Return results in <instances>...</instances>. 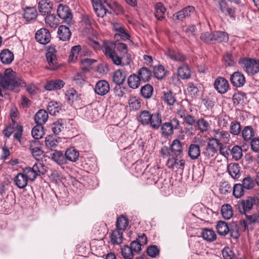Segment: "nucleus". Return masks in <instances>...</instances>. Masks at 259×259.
<instances>
[{
    "instance_id": "nucleus-26",
    "label": "nucleus",
    "mask_w": 259,
    "mask_h": 259,
    "mask_svg": "<svg viewBox=\"0 0 259 259\" xmlns=\"http://www.w3.org/2000/svg\"><path fill=\"white\" fill-rule=\"evenodd\" d=\"M155 16L158 20H161L165 17L166 8L163 4L159 2L155 4L154 7Z\"/></svg>"
},
{
    "instance_id": "nucleus-38",
    "label": "nucleus",
    "mask_w": 259,
    "mask_h": 259,
    "mask_svg": "<svg viewBox=\"0 0 259 259\" xmlns=\"http://www.w3.org/2000/svg\"><path fill=\"white\" fill-rule=\"evenodd\" d=\"M254 135V130L250 126H246L242 131V136L243 140L248 142L250 141Z\"/></svg>"
},
{
    "instance_id": "nucleus-27",
    "label": "nucleus",
    "mask_w": 259,
    "mask_h": 259,
    "mask_svg": "<svg viewBox=\"0 0 259 259\" xmlns=\"http://www.w3.org/2000/svg\"><path fill=\"white\" fill-rule=\"evenodd\" d=\"M123 232L116 229L113 230L111 234V242L112 244L119 245L122 242Z\"/></svg>"
},
{
    "instance_id": "nucleus-59",
    "label": "nucleus",
    "mask_w": 259,
    "mask_h": 259,
    "mask_svg": "<svg viewBox=\"0 0 259 259\" xmlns=\"http://www.w3.org/2000/svg\"><path fill=\"white\" fill-rule=\"evenodd\" d=\"M219 5L220 9L222 12L226 13V14H228L231 17L234 18V14L235 12V8L233 7H227L225 2H221Z\"/></svg>"
},
{
    "instance_id": "nucleus-28",
    "label": "nucleus",
    "mask_w": 259,
    "mask_h": 259,
    "mask_svg": "<svg viewBox=\"0 0 259 259\" xmlns=\"http://www.w3.org/2000/svg\"><path fill=\"white\" fill-rule=\"evenodd\" d=\"M28 180L23 173L18 174L14 178L15 185L20 189L25 188L28 183Z\"/></svg>"
},
{
    "instance_id": "nucleus-19",
    "label": "nucleus",
    "mask_w": 259,
    "mask_h": 259,
    "mask_svg": "<svg viewBox=\"0 0 259 259\" xmlns=\"http://www.w3.org/2000/svg\"><path fill=\"white\" fill-rule=\"evenodd\" d=\"M38 9L42 15H46L51 13L52 4L47 0H41L38 4Z\"/></svg>"
},
{
    "instance_id": "nucleus-40",
    "label": "nucleus",
    "mask_w": 259,
    "mask_h": 259,
    "mask_svg": "<svg viewBox=\"0 0 259 259\" xmlns=\"http://www.w3.org/2000/svg\"><path fill=\"white\" fill-rule=\"evenodd\" d=\"M221 213L223 217L226 220L231 219L233 214L232 207L229 204H225L222 206Z\"/></svg>"
},
{
    "instance_id": "nucleus-63",
    "label": "nucleus",
    "mask_w": 259,
    "mask_h": 259,
    "mask_svg": "<svg viewBox=\"0 0 259 259\" xmlns=\"http://www.w3.org/2000/svg\"><path fill=\"white\" fill-rule=\"evenodd\" d=\"M147 253L149 256L155 258L159 254V249L155 245H151L147 248Z\"/></svg>"
},
{
    "instance_id": "nucleus-17",
    "label": "nucleus",
    "mask_w": 259,
    "mask_h": 259,
    "mask_svg": "<svg viewBox=\"0 0 259 259\" xmlns=\"http://www.w3.org/2000/svg\"><path fill=\"white\" fill-rule=\"evenodd\" d=\"M110 89L108 82L104 80L98 81L95 87L94 90L96 94L100 96H104L107 94Z\"/></svg>"
},
{
    "instance_id": "nucleus-14",
    "label": "nucleus",
    "mask_w": 259,
    "mask_h": 259,
    "mask_svg": "<svg viewBox=\"0 0 259 259\" xmlns=\"http://www.w3.org/2000/svg\"><path fill=\"white\" fill-rule=\"evenodd\" d=\"M230 81L234 87L240 88L243 86L246 82V80L243 73L237 71L231 75Z\"/></svg>"
},
{
    "instance_id": "nucleus-41",
    "label": "nucleus",
    "mask_w": 259,
    "mask_h": 259,
    "mask_svg": "<svg viewBox=\"0 0 259 259\" xmlns=\"http://www.w3.org/2000/svg\"><path fill=\"white\" fill-rule=\"evenodd\" d=\"M196 127L201 133L206 132L210 128V124L204 118H200L196 121Z\"/></svg>"
},
{
    "instance_id": "nucleus-48",
    "label": "nucleus",
    "mask_w": 259,
    "mask_h": 259,
    "mask_svg": "<svg viewBox=\"0 0 259 259\" xmlns=\"http://www.w3.org/2000/svg\"><path fill=\"white\" fill-rule=\"evenodd\" d=\"M228 233L234 239H237L240 236L239 227L236 223H232L229 225Z\"/></svg>"
},
{
    "instance_id": "nucleus-50",
    "label": "nucleus",
    "mask_w": 259,
    "mask_h": 259,
    "mask_svg": "<svg viewBox=\"0 0 259 259\" xmlns=\"http://www.w3.org/2000/svg\"><path fill=\"white\" fill-rule=\"evenodd\" d=\"M155 76L158 79H162L165 76L166 71L162 65L155 66L153 68Z\"/></svg>"
},
{
    "instance_id": "nucleus-12",
    "label": "nucleus",
    "mask_w": 259,
    "mask_h": 259,
    "mask_svg": "<svg viewBox=\"0 0 259 259\" xmlns=\"http://www.w3.org/2000/svg\"><path fill=\"white\" fill-rule=\"evenodd\" d=\"M35 38L39 44L46 45L50 41L51 36L50 31L47 29L42 28L36 32Z\"/></svg>"
},
{
    "instance_id": "nucleus-45",
    "label": "nucleus",
    "mask_w": 259,
    "mask_h": 259,
    "mask_svg": "<svg viewBox=\"0 0 259 259\" xmlns=\"http://www.w3.org/2000/svg\"><path fill=\"white\" fill-rule=\"evenodd\" d=\"M59 103L57 101H52L48 103L47 110L49 113L52 115H55L61 109Z\"/></svg>"
},
{
    "instance_id": "nucleus-43",
    "label": "nucleus",
    "mask_w": 259,
    "mask_h": 259,
    "mask_svg": "<svg viewBox=\"0 0 259 259\" xmlns=\"http://www.w3.org/2000/svg\"><path fill=\"white\" fill-rule=\"evenodd\" d=\"M228 228L229 225L225 222L222 221H219L216 226L218 233L223 236H225L228 233Z\"/></svg>"
},
{
    "instance_id": "nucleus-13",
    "label": "nucleus",
    "mask_w": 259,
    "mask_h": 259,
    "mask_svg": "<svg viewBox=\"0 0 259 259\" xmlns=\"http://www.w3.org/2000/svg\"><path fill=\"white\" fill-rule=\"evenodd\" d=\"M246 220H241L240 221L241 229L243 231L246 229L248 224H259V211L255 212L252 214H246Z\"/></svg>"
},
{
    "instance_id": "nucleus-16",
    "label": "nucleus",
    "mask_w": 259,
    "mask_h": 259,
    "mask_svg": "<svg viewBox=\"0 0 259 259\" xmlns=\"http://www.w3.org/2000/svg\"><path fill=\"white\" fill-rule=\"evenodd\" d=\"M218 148L215 144L209 138L206 147L204 148L202 154L207 158L209 159L214 156L217 153Z\"/></svg>"
},
{
    "instance_id": "nucleus-18",
    "label": "nucleus",
    "mask_w": 259,
    "mask_h": 259,
    "mask_svg": "<svg viewBox=\"0 0 259 259\" xmlns=\"http://www.w3.org/2000/svg\"><path fill=\"white\" fill-rule=\"evenodd\" d=\"M65 85V82L61 79H54L48 81L45 85V89L47 91L57 90L62 89Z\"/></svg>"
},
{
    "instance_id": "nucleus-22",
    "label": "nucleus",
    "mask_w": 259,
    "mask_h": 259,
    "mask_svg": "<svg viewBox=\"0 0 259 259\" xmlns=\"http://www.w3.org/2000/svg\"><path fill=\"white\" fill-rule=\"evenodd\" d=\"M227 171L233 179H236L240 176V167L238 163H231L229 164Z\"/></svg>"
},
{
    "instance_id": "nucleus-20",
    "label": "nucleus",
    "mask_w": 259,
    "mask_h": 259,
    "mask_svg": "<svg viewBox=\"0 0 259 259\" xmlns=\"http://www.w3.org/2000/svg\"><path fill=\"white\" fill-rule=\"evenodd\" d=\"M126 77L125 71L123 69H118L114 73L113 81L116 85H122Z\"/></svg>"
},
{
    "instance_id": "nucleus-42",
    "label": "nucleus",
    "mask_w": 259,
    "mask_h": 259,
    "mask_svg": "<svg viewBox=\"0 0 259 259\" xmlns=\"http://www.w3.org/2000/svg\"><path fill=\"white\" fill-rule=\"evenodd\" d=\"M201 235L204 240L208 242H212L216 239V234L211 229H205L202 232Z\"/></svg>"
},
{
    "instance_id": "nucleus-58",
    "label": "nucleus",
    "mask_w": 259,
    "mask_h": 259,
    "mask_svg": "<svg viewBox=\"0 0 259 259\" xmlns=\"http://www.w3.org/2000/svg\"><path fill=\"white\" fill-rule=\"evenodd\" d=\"M244 189L241 184H236L233 187V195L237 198H240L244 193Z\"/></svg>"
},
{
    "instance_id": "nucleus-36",
    "label": "nucleus",
    "mask_w": 259,
    "mask_h": 259,
    "mask_svg": "<svg viewBox=\"0 0 259 259\" xmlns=\"http://www.w3.org/2000/svg\"><path fill=\"white\" fill-rule=\"evenodd\" d=\"M213 43L227 42L229 39L228 34L223 31L213 32Z\"/></svg>"
},
{
    "instance_id": "nucleus-61",
    "label": "nucleus",
    "mask_w": 259,
    "mask_h": 259,
    "mask_svg": "<svg viewBox=\"0 0 259 259\" xmlns=\"http://www.w3.org/2000/svg\"><path fill=\"white\" fill-rule=\"evenodd\" d=\"M23 173L25 175L28 181L30 180L33 181L37 177L33 168L30 167H26L23 170Z\"/></svg>"
},
{
    "instance_id": "nucleus-29",
    "label": "nucleus",
    "mask_w": 259,
    "mask_h": 259,
    "mask_svg": "<svg viewBox=\"0 0 259 259\" xmlns=\"http://www.w3.org/2000/svg\"><path fill=\"white\" fill-rule=\"evenodd\" d=\"M0 58L3 64H10L14 60V54L9 50L5 49L2 51Z\"/></svg>"
},
{
    "instance_id": "nucleus-31",
    "label": "nucleus",
    "mask_w": 259,
    "mask_h": 259,
    "mask_svg": "<svg viewBox=\"0 0 259 259\" xmlns=\"http://www.w3.org/2000/svg\"><path fill=\"white\" fill-rule=\"evenodd\" d=\"M48 118V114L46 110L40 109L35 115L34 120L36 124L42 125Z\"/></svg>"
},
{
    "instance_id": "nucleus-44",
    "label": "nucleus",
    "mask_w": 259,
    "mask_h": 259,
    "mask_svg": "<svg viewBox=\"0 0 259 259\" xmlns=\"http://www.w3.org/2000/svg\"><path fill=\"white\" fill-rule=\"evenodd\" d=\"M45 22L47 26L51 28H56L59 24V20L53 14L48 15L45 18Z\"/></svg>"
},
{
    "instance_id": "nucleus-30",
    "label": "nucleus",
    "mask_w": 259,
    "mask_h": 259,
    "mask_svg": "<svg viewBox=\"0 0 259 259\" xmlns=\"http://www.w3.org/2000/svg\"><path fill=\"white\" fill-rule=\"evenodd\" d=\"M167 55L171 59L180 62H184L187 59V57L185 55L175 50H168L167 52Z\"/></svg>"
},
{
    "instance_id": "nucleus-9",
    "label": "nucleus",
    "mask_w": 259,
    "mask_h": 259,
    "mask_svg": "<svg viewBox=\"0 0 259 259\" xmlns=\"http://www.w3.org/2000/svg\"><path fill=\"white\" fill-rule=\"evenodd\" d=\"M56 50L54 47H49L46 54L49 64L48 68L54 70L59 67V64L56 56Z\"/></svg>"
},
{
    "instance_id": "nucleus-23",
    "label": "nucleus",
    "mask_w": 259,
    "mask_h": 259,
    "mask_svg": "<svg viewBox=\"0 0 259 259\" xmlns=\"http://www.w3.org/2000/svg\"><path fill=\"white\" fill-rule=\"evenodd\" d=\"M57 33L59 38L63 41L69 40L71 35L69 28L64 25L59 26Z\"/></svg>"
},
{
    "instance_id": "nucleus-62",
    "label": "nucleus",
    "mask_w": 259,
    "mask_h": 259,
    "mask_svg": "<svg viewBox=\"0 0 259 259\" xmlns=\"http://www.w3.org/2000/svg\"><path fill=\"white\" fill-rule=\"evenodd\" d=\"M241 185L245 189L249 190L254 187L255 182L252 178L247 177L242 180V184Z\"/></svg>"
},
{
    "instance_id": "nucleus-10",
    "label": "nucleus",
    "mask_w": 259,
    "mask_h": 259,
    "mask_svg": "<svg viewBox=\"0 0 259 259\" xmlns=\"http://www.w3.org/2000/svg\"><path fill=\"white\" fill-rule=\"evenodd\" d=\"M255 201L256 199L253 197H247L242 200L238 204L239 212L242 214H247L252 208Z\"/></svg>"
},
{
    "instance_id": "nucleus-33",
    "label": "nucleus",
    "mask_w": 259,
    "mask_h": 259,
    "mask_svg": "<svg viewBox=\"0 0 259 259\" xmlns=\"http://www.w3.org/2000/svg\"><path fill=\"white\" fill-rule=\"evenodd\" d=\"M52 159L59 165H63L67 163L65 154L62 151H54L51 154Z\"/></svg>"
},
{
    "instance_id": "nucleus-51",
    "label": "nucleus",
    "mask_w": 259,
    "mask_h": 259,
    "mask_svg": "<svg viewBox=\"0 0 259 259\" xmlns=\"http://www.w3.org/2000/svg\"><path fill=\"white\" fill-rule=\"evenodd\" d=\"M32 136L35 139H39L44 135L43 127L41 124H37L32 130Z\"/></svg>"
},
{
    "instance_id": "nucleus-54",
    "label": "nucleus",
    "mask_w": 259,
    "mask_h": 259,
    "mask_svg": "<svg viewBox=\"0 0 259 259\" xmlns=\"http://www.w3.org/2000/svg\"><path fill=\"white\" fill-rule=\"evenodd\" d=\"M32 168L37 176L43 175L46 172L45 165L39 161L35 163Z\"/></svg>"
},
{
    "instance_id": "nucleus-47",
    "label": "nucleus",
    "mask_w": 259,
    "mask_h": 259,
    "mask_svg": "<svg viewBox=\"0 0 259 259\" xmlns=\"http://www.w3.org/2000/svg\"><path fill=\"white\" fill-rule=\"evenodd\" d=\"M160 126L162 135L163 137H168L173 134L174 130L169 122H164Z\"/></svg>"
},
{
    "instance_id": "nucleus-11",
    "label": "nucleus",
    "mask_w": 259,
    "mask_h": 259,
    "mask_svg": "<svg viewBox=\"0 0 259 259\" xmlns=\"http://www.w3.org/2000/svg\"><path fill=\"white\" fill-rule=\"evenodd\" d=\"M195 11V9L192 6H188L181 11L175 13L172 16V19L175 22L179 21H183L185 18H188L192 13Z\"/></svg>"
},
{
    "instance_id": "nucleus-25",
    "label": "nucleus",
    "mask_w": 259,
    "mask_h": 259,
    "mask_svg": "<svg viewBox=\"0 0 259 259\" xmlns=\"http://www.w3.org/2000/svg\"><path fill=\"white\" fill-rule=\"evenodd\" d=\"M37 16V12L34 7H26L24 9L23 17L27 21L35 20Z\"/></svg>"
},
{
    "instance_id": "nucleus-7",
    "label": "nucleus",
    "mask_w": 259,
    "mask_h": 259,
    "mask_svg": "<svg viewBox=\"0 0 259 259\" xmlns=\"http://www.w3.org/2000/svg\"><path fill=\"white\" fill-rule=\"evenodd\" d=\"M212 137L209 139L215 144H228L229 143L231 137L230 133L226 131L220 129H213L212 131Z\"/></svg>"
},
{
    "instance_id": "nucleus-1",
    "label": "nucleus",
    "mask_w": 259,
    "mask_h": 259,
    "mask_svg": "<svg viewBox=\"0 0 259 259\" xmlns=\"http://www.w3.org/2000/svg\"><path fill=\"white\" fill-rule=\"evenodd\" d=\"M1 76L2 78L0 79V85L5 91L18 93L20 91L19 87L25 84L17 74L11 68L7 69L5 71L4 75L1 73Z\"/></svg>"
},
{
    "instance_id": "nucleus-8",
    "label": "nucleus",
    "mask_w": 259,
    "mask_h": 259,
    "mask_svg": "<svg viewBox=\"0 0 259 259\" xmlns=\"http://www.w3.org/2000/svg\"><path fill=\"white\" fill-rule=\"evenodd\" d=\"M57 12L58 17L63 20L64 23H66L69 26L73 24L72 15L71 10L67 6L62 4H59Z\"/></svg>"
},
{
    "instance_id": "nucleus-3",
    "label": "nucleus",
    "mask_w": 259,
    "mask_h": 259,
    "mask_svg": "<svg viewBox=\"0 0 259 259\" xmlns=\"http://www.w3.org/2000/svg\"><path fill=\"white\" fill-rule=\"evenodd\" d=\"M139 121L144 125H150L152 129L157 130L161 125V115L157 112L151 113L143 110L140 112Z\"/></svg>"
},
{
    "instance_id": "nucleus-64",
    "label": "nucleus",
    "mask_w": 259,
    "mask_h": 259,
    "mask_svg": "<svg viewBox=\"0 0 259 259\" xmlns=\"http://www.w3.org/2000/svg\"><path fill=\"white\" fill-rule=\"evenodd\" d=\"M219 190L222 194L226 195L230 193L232 191V188L230 184L227 182H222L220 186Z\"/></svg>"
},
{
    "instance_id": "nucleus-35",
    "label": "nucleus",
    "mask_w": 259,
    "mask_h": 259,
    "mask_svg": "<svg viewBox=\"0 0 259 259\" xmlns=\"http://www.w3.org/2000/svg\"><path fill=\"white\" fill-rule=\"evenodd\" d=\"M141 80L138 75L133 73L127 78V83L130 88L135 89L139 88L140 85Z\"/></svg>"
},
{
    "instance_id": "nucleus-6",
    "label": "nucleus",
    "mask_w": 259,
    "mask_h": 259,
    "mask_svg": "<svg viewBox=\"0 0 259 259\" xmlns=\"http://www.w3.org/2000/svg\"><path fill=\"white\" fill-rule=\"evenodd\" d=\"M239 63L243 70L249 75H254L259 71V60L250 58L240 59Z\"/></svg>"
},
{
    "instance_id": "nucleus-24",
    "label": "nucleus",
    "mask_w": 259,
    "mask_h": 259,
    "mask_svg": "<svg viewBox=\"0 0 259 259\" xmlns=\"http://www.w3.org/2000/svg\"><path fill=\"white\" fill-rule=\"evenodd\" d=\"M162 94V99L167 105L172 106L176 102V95L171 91H163Z\"/></svg>"
},
{
    "instance_id": "nucleus-15",
    "label": "nucleus",
    "mask_w": 259,
    "mask_h": 259,
    "mask_svg": "<svg viewBox=\"0 0 259 259\" xmlns=\"http://www.w3.org/2000/svg\"><path fill=\"white\" fill-rule=\"evenodd\" d=\"M215 89L220 94H225L228 90L229 85L227 79L223 77L217 78L214 82Z\"/></svg>"
},
{
    "instance_id": "nucleus-49",
    "label": "nucleus",
    "mask_w": 259,
    "mask_h": 259,
    "mask_svg": "<svg viewBox=\"0 0 259 259\" xmlns=\"http://www.w3.org/2000/svg\"><path fill=\"white\" fill-rule=\"evenodd\" d=\"M81 50V46L80 45L75 46L73 47L70 53V55L68 58V61L71 62H75L78 57L79 53Z\"/></svg>"
},
{
    "instance_id": "nucleus-34",
    "label": "nucleus",
    "mask_w": 259,
    "mask_h": 259,
    "mask_svg": "<svg viewBox=\"0 0 259 259\" xmlns=\"http://www.w3.org/2000/svg\"><path fill=\"white\" fill-rule=\"evenodd\" d=\"M128 225V220L125 215H121L117 218L116 223L117 229L123 232L126 229Z\"/></svg>"
},
{
    "instance_id": "nucleus-32",
    "label": "nucleus",
    "mask_w": 259,
    "mask_h": 259,
    "mask_svg": "<svg viewBox=\"0 0 259 259\" xmlns=\"http://www.w3.org/2000/svg\"><path fill=\"white\" fill-rule=\"evenodd\" d=\"M178 75L183 79H188L191 75V71L187 65H183L178 69Z\"/></svg>"
},
{
    "instance_id": "nucleus-5",
    "label": "nucleus",
    "mask_w": 259,
    "mask_h": 259,
    "mask_svg": "<svg viewBox=\"0 0 259 259\" xmlns=\"http://www.w3.org/2000/svg\"><path fill=\"white\" fill-rule=\"evenodd\" d=\"M12 122L10 124L7 125L3 131V134L4 136L9 138L12 135L13 133L14 140H17L20 144L22 142V136L23 132V126L17 122L14 119H12Z\"/></svg>"
},
{
    "instance_id": "nucleus-37",
    "label": "nucleus",
    "mask_w": 259,
    "mask_h": 259,
    "mask_svg": "<svg viewBox=\"0 0 259 259\" xmlns=\"http://www.w3.org/2000/svg\"><path fill=\"white\" fill-rule=\"evenodd\" d=\"M188 155L192 159H197L200 155L199 146L196 144H191L188 149Z\"/></svg>"
},
{
    "instance_id": "nucleus-55",
    "label": "nucleus",
    "mask_w": 259,
    "mask_h": 259,
    "mask_svg": "<svg viewBox=\"0 0 259 259\" xmlns=\"http://www.w3.org/2000/svg\"><path fill=\"white\" fill-rule=\"evenodd\" d=\"M126 92L127 88L122 86V85H116L113 89L114 96L118 98L123 97Z\"/></svg>"
},
{
    "instance_id": "nucleus-2",
    "label": "nucleus",
    "mask_w": 259,
    "mask_h": 259,
    "mask_svg": "<svg viewBox=\"0 0 259 259\" xmlns=\"http://www.w3.org/2000/svg\"><path fill=\"white\" fill-rule=\"evenodd\" d=\"M100 2H94L92 3L94 10L98 17H104L107 13L113 12L118 14L121 11L120 6L115 3H111L109 0H99Z\"/></svg>"
},
{
    "instance_id": "nucleus-39",
    "label": "nucleus",
    "mask_w": 259,
    "mask_h": 259,
    "mask_svg": "<svg viewBox=\"0 0 259 259\" xmlns=\"http://www.w3.org/2000/svg\"><path fill=\"white\" fill-rule=\"evenodd\" d=\"M138 76H139L141 81L144 82L148 81L151 76L150 70L146 67L140 68L138 71Z\"/></svg>"
},
{
    "instance_id": "nucleus-46",
    "label": "nucleus",
    "mask_w": 259,
    "mask_h": 259,
    "mask_svg": "<svg viewBox=\"0 0 259 259\" xmlns=\"http://www.w3.org/2000/svg\"><path fill=\"white\" fill-rule=\"evenodd\" d=\"M171 150L176 156H179L182 153V144L180 140L176 139L173 141L171 145Z\"/></svg>"
},
{
    "instance_id": "nucleus-53",
    "label": "nucleus",
    "mask_w": 259,
    "mask_h": 259,
    "mask_svg": "<svg viewBox=\"0 0 259 259\" xmlns=\"http://www.w3.org/2000/svg\"><path fill=\"white\" fill-rule=\"evenodd\" d=\"M135 253L129 246L125 245L121 248V254L124 259H133Z\"/></svg>"
},
{
    "instance_id": "nucleus-60",
    "label": "nucleus",
    "mask_w": 259,
    "mask_h": 259,
    "mask_svg": "<svg viewBox=\"0 0 259 259\" xmlns=\"http://www.w3.org/2000/svg\"><path fill=\"white\" fill-rule=\"evenodd\" d=\"M64 128V124L62 120H59L54 122L52 125V130L53 133L58 135Z\"/></svg>"
},
{
    "instance_id": "nucleus-57",
    "label": "nucleus",
    "mask_w": 259,
    "mask_h": 259,
    "mask_svg": "<svg viewBox=\"0 0 259 259\" xmlns=\"http://www.w3.org/2000/svg\"><path fill=\"white\" fill-rule=\"evenodd\" d=\"M241 125L237 121H233L231 122L230 132L234 136H238L241 132Z\"/></svg>"
},
{
    "instance_id": "nucleus-56",
    "label": "nucleus",
    "mask_w": 259,
    "mask_h": 259,
    "mask_svg": "<svg viewBox=\"0 0 259 259\" xmlns=\"http://www.w3.org/2000/svg\"><path fill=\"white\" fill-rule=\"evenodd\" d=\"M187 92L191 97H195L198 95L199 91L197 85L192 82H189L187 85Z\"/></svg>"
},
{
    "instance_id": "nucleus-4",
    "label": "nucleus",
    "mask_w": 259,
    "mask_h": 259,
    "mask_svg": "<svg viewBox=\"0 0 259 259\" xmlns=\"http://www.w3.org/2000/svg\"><path fill=\"white\" fill-rule=\"evenodd\" d=\"M116 45L112 41H105L102 46L103 52L108 59L117 66L122 65V58L115 51Z\"/></svg>"
},
{
    "instance_id": "nucleus-52",
    "label": "nucleus",
    "mask_w": 259,
    "mask_h": 259,
    "mask_svg": "<svg viewBox=\"0 0 259 259\" xmlns=\"http://www.w3.org/2000/svg\"><path fill=\"white\" fill-rule=\"evenodd\" d=\"M153 92V87L149 84H146L141 89V93L142 96L146 99H149L151 97Z\"/></svg>"
},
{
    "instance_id": "nucleus-21",
    "label": "nucleus",
    "mask_w": 259,
    "mask_h": 259,
    "mask_svg": "<svg viewBox=\"0 0 259 259\" xmlns=\"http://www.w3.org/2000/svg\"><path fill=\"white\" fill-rule=\"evenodd\" d=\"M79 156V152L74 147L67 148L65 152L66 160L71 162H76Z\"/></svg>"
}]
</instances>
